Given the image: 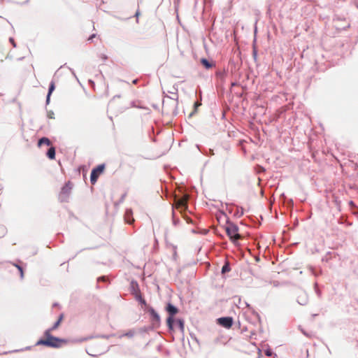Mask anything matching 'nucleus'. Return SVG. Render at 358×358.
Returning <instances> with one entry per match:
<instances>
[{
  "mask_svg": "<svg viewBox=\"0 0 358 358\" xmlns=\"http://www.w3.org/2000/svg\"><path fill=\"white\" fill-rule=\"evenodd\" d=\"M45 338H41L36 343V345H44L50 348H59L68 343L64 338H59L51 335V329H47L44 332Z\"/></svg>",
  "mask_w": 358,
  "mask_h": 358,
  "instance_id": "1",
  "label": "nucleus"
},
{
  "mask_svg": "<svg viewBox=\"0 0 358 358\" xmlns=\"http://www.w3.org/2000/svg\"><path fill=\"white\" fill-rule=\"evenodd\" d=\"M225 230L227 236L234 243L236 244L238 240L242 238V236L238 233V227L236 225L229 223Z\"/></svg>",
  "mask_w": 358,
  "mask_h": 358,
  "instance_id": "2",
  "label": "nucleus"
},
{
  "mask_svg": "<svg viewBox=\"0 0 358 358\" xmlns=\"http://www.w3.org/2000/svg\"><path fill=\"white\" fill-rule=\"evenodd\" d=\"M166 310L169 313V316L166 320V324L170 331L173 330V316L178 313V309L172 305L171 303H167Z\"/></svg>",
  "mask_w": 358,
  "mask_h": 358,
  "instance_id": "3",
  "label": "nucleus"
},
{
  "mask_svg": "<svg viewBox=\"0 0 358 358\" xmlns=\"http://www.w3.org/2000/svg\"><path fill=\"white\" fill-rule=\"evenodd\" d=\"M189 199V196L185 194L182 197L175 198V207L180 212L185 211L187 208V200Z\"/></svg>",
  "mask_w": 358,
  "mask_h": 358,
  "instance_id": "4",
  "label": "nucleus"
},
{
  "mask_svg": "<svg viewBox=\"0 0 358 358\" xmlns=\"http://www.w3.org/2000/svg\"><path fill=\"white\" fill-rule=\"evenodd\" d=\"M105 166L103 164L99 165L93 169L91 172L90 180L92 184H95L99 176L103 172Z\"/></svg>",
  "mask_w": 358,
  "mask_h": 358,
  "instance_id": "5",
  "label": "nucleus"
},
{
  "mask_svg": "<svg viewBox=\"0 0 358 358\" xmlns=\"http://www.w3.org/2000/svg\"><path fill=\"white\" fill-rule=\"evenodd\" d=\"M217 323L227 329H229L233 324V319L231 317H220L217 319Z\"/></svg>",
  "mask_w": 358,
  "mask_h": 358,
  "instance_id": "6",
  "label": "nucleus"
},
{
  "mask_svg": "<svg viewBox=\"0 0 358 358\" xmlns=\"http://www.w3.org/2000/svg\"><path fill=\"white\" fill-rule=\"evenodd\" d=\"M148 311L150 314L153 324L159 325L160 323V317L158 313L152 307H148Z\"/></svg>",
  "mask_w": 358,
  "mask_h": 358,
  "instance_id": "7",
  "label": "nucleus"
},
{
  "mask_svg": "<svg viewBox=\"0 0 358 358\" xmlns=\"http://www.w3.org/2000/svg\"><path fill=\"white\" fill-rule=\"evenodd\" d=\"M131 286L132 287L135 286V288H136V292L134 296H135L136 299L139 301L140 300H141L143 296H142L141 291L139 289L138 285L136 282H131Z\"/></svg>",
  "mask_w": 358,
  "mask_h": 358,
  "instance_id": "8",
  "label": "nucleus"
},
{
  "mask_svg": "<svg viewBox=\"0 0 358 358\" xmlns=\"http://www.w3.org/2000/svg\"><path fill=\"white\" fill-rule=\"evenodd\" d=\"M11 265L13 266V267H15L18 273H19V275H20V279H23L24 278V270L22 268V266H20V265L18 264H11Z\"/></svg>",
  "mask_w": 358,
  "mask_h": 358,
  "instance_id": "9",
  "label": "nucleus"
},
{
  "mask_svg": "<svg viewBox=\"0 0 358 358\" xmlns=\"http://www.w3.org/2000/svg\"><path fill=\"white\" fill-rule=\"evenodd\" d=\"M43 144L46 145H50L51 144V142L49 140V138H48L46 137H43L41 139H39V141L38 142V145L40 147Z\"/></svg>",
  "mask_w": 358,
  "mask_h": 358,
  "instance_id": "10",
  "label": "nucleus"
},
{
  "mask_svg": "<svg viewBox=\"0 0 358 358\" xmlns=\"http://www.w3.org/2000/svg\"><path fill=\"white\" fill-rule=\"evenodd\" d=\"M47 156L50 159H54L55 158V149L54 147L50 148L47 152Z\"/></svg>",
  "mask_w": 358,
  "mask_h": 358,
  "instance_id": "11",
  "label": "nucleus"
},
{
  "mask_svg": "<svg viewBox=\"0 0 358 358\" xmlns=\"http://www.w3.org/2000/svg\"><path fill=\"white\" fill-rule=\"evenodd\" d=\"M71 189V186L70 183L66 184L64 187H62L61 193L62 194L68 195Z\"/></svg>",
  "mask_w": 358,
  "mask_h": 358,
  "instance_id": "12",
  "label": "nucleus"
},
{
  "mask_svg": "<svg viewBox=\"0 0 358 358\" xmlns=\"http://www.w3.org/2000/svg\"><path fill=\"white\" fill-rule=\"evenodd\" d=\"M201 63L203 66H205L206 69H210L213 66V64L210 63L208 59L205 58H202L201 59Z\"/></svg>",
  "mask_w": 358,
  "mask_h": 358,
  "instance_id": "13",
  "label": "nucleus"
},
{
  "mask_svg": "<svg viewBox=\"0 0 358 358\" xmlns=\"http://www.w3.org/2000/svg\"><path fill=\"white\" fill-rule=\"evenodd\" d=\"M135 334H136L135 330L131 329V330L128 331L127 333L120 336V337L126 336L128 338H132L135 335Z\"/></svg>",
  "mask_w": 358,
  "mask_h": 358,
  "instance_id": "14",
  "label": "nucleus"
},
{
  "mask_svg": "<svg viewBox=\"0 0 358 358\" xmlns=\"http://www.w3.org/2000/svg\"><path fill=\"white\" fill-rule=\"evenodd\" d=\"M54 90H55V83L54 82H51V83L50 85V87H49V91H48V96H47V100L48 101L49 100L50 96L51 93L54 91Z\"/></svg>",
  "mask_w": 358,
  "mask_h": 358,
  "instance_id": "15",
  "label": "nucleus"
},
{
  "mask_svg": "<svg viewBox=\"0 0 358 358\" xmlns=\"http://www.w3.org/2000/svg\"><path fill=\"white\" fill-rule=\"evenodd\" d=\"M176 323L182 331H184V322L182 320H177Z\"/></svg>",
  "mask_w": 358,
  "mask_h": 358,
  "instance_id": "16",
  "label": "nucleus"
},
{
  "mask_svg": "<svg viewBox=\"0 0 358 358\" xmlns=\"http://www.w3.org/2000/svg\"><path fill=\"white\" fill-rule=\"evenodd\" d=\"M60 324H61V323H59L58 321H57V322L54 324V325H53L51 328H50L49 329H51V332H52V331H54V330L57 329L59 327Z\"/></svg>",
  "mask_w": 358,
  "mask_h": 358,
  "instance_id": "17",
  "label": "nucleus"
},
{
  "mask_svg": "<svg viewBox=\"0 0 358 358\" xmlns=\"http://www.w3.org/2000/svg\"><path fill=\"white\" fill-rule=\"evenodd\" d=\"M230 268H229V266L228 264H225L222 266V272L224 273H226V272H228L229 271Z\"/></svg>",
  "mask_w": 358,
  "mask_h": 358,
  "instance_id": "18",
  "label": "nucleus"
},
{
  "mask_svg": "<svg viewBox=\"0 0 358 358\" xmlns=\"http://www.w3.org/2000/svg\"><path fill=\"white\" fill-rule=\"evenodd\" d=\"M64 315L63 313L60 314L57 321L61 323L62 322V320H64Z\"/></svg>",
  "mask_w": 358,
  "mask_h": 358,
  "instance_id": "19",
  "label": "nucleus"
},
{
  "mask_svg": "<svg viewBox=\"0 0 358 358\" xmlns=\"http://www.w3.org/2000/svg\"><path fill=\"white\" fill-rule=\"evenodd\" d=\"M10 42L11 43V44L13 45V47H15L16 46V44L15 43V41L13 38H10L9 39Z\"/></svg>",
  "mask_w": 358,
  "mask_h": 358,
  "instance_id": "20",
  "label": "nucleus"
},
{
  "mask_svg": "<svg viewBox=\"0 0 358 358\" xmlns=\"http://www.w3.org/2000/svg\"><path fill=\"white\" fill-rule=\"evenodd\" d=\"M142 304H143L144 306H147V303H146V301L145 300L142 298L141 300L139 301Z\"/></svg>",
  "mask_w": 358,
  "mask_h": 358,
  "instance_id": "21",
  "label": "nucleus"
},
{
  "mask_svg": "<svg viewBox=\"0 0 358 358\" xmlns=\"http://www.w3.org/2000/svg\"><path fill=\"white\" fill-rule=\"evenodd\" d=\"M131 289H132V293H133V294L134 295V294H135V293H136V288H135V286H134V287H132V286L131 285Z\"/></svg>",
  "mask_w": 358,
  "mask_h": 358,
  "instance_id": "22",
  "label": "nucleus"
},
{
  "mask_svg": "<svg viewBox=\"0 0 358 358\" xmlns=\"http://www.w3.org/2000/svg\"><path fill=\"white\" fill-rule=\"evenodd\" d=\"M6 270L8 271V272H11L12 271V270L10 268L9 266L6 267Z\"/></svg>",
  "mask_w": 358,
  "mask_h": 358,
  "instance_id": "23",
  "label": "nucleus"
},
{
  "mask_svg": "<svg viewBox=\"0 0 358 358\" xmlns=\"http://www.w3.org/2000/svg\"><path fill=\"white\" fill-rule=\"evenodd\" d=\"M138 83V79H135L132 81L133 84H136Z\"/></svg>",
  "mask_w": 358,
  "mask_h": 358,
  "instance_id": "24",
  "label": "nucleus"
},
{
  "mask_svg": "<svg viewBox=\"0 0 358 358\" xmlns=\"http://www.w3.org/2000/svg\"><path fill=\"white\" fill-rule=\"evenodd\" d=\"M266 355L270 356L271 354L269 352H266Z\"/></svg>",
  "mask_w": 358,
  "mask_h": 358,
  "instance_id": "25",
  "label": "nucleus"
},
{
  "mask_svg": "<svg viewBox=\"0 0 358 358\" xmlns=\"http://www.w3.org/2000/svg\"><path fill=\"white\" fill-rule=\"evenodd\" d=\"M136 16H137V17L139 16V13L138 12H136Z\"/></svg>",
  "mask_w": 358,
  "mask_h": 358,
  "instance_id": "26",
  "label": "nucleus"
},
{
  "mask_svg": "<svg viewBox=\"0 0 358 358\" xmlns=\"http://www.w3.org/2000/svg\"><path fill=\"white\" fill-rule=\"evenodd\" d=\"M258 358H260V357H258Z\"/></svg>",
  "mask_w": 358,
  "mask_h": 358,
  "instance_id": "27",
  "label": "nucleus"
}]
</instances>
